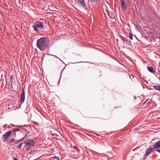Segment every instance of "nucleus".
<instances>
[{
    "mask_svg": "<svg viewBox=\"0 0 160 160\" xmlns=\"http://www.w3.org/2000/svg\"><path fill=\"white\" fill-rule=\"evenodd\" d=\"M48 39L46 38H41L38 39L37 42V46L42 51L45 50L48 44Z\"/></svg>",
    "mask_w": 160,
    "mask_h": 160,
    "instance_id": "f257e3e1",
    "label": "nucleus"
},
{
    "mask_svg": "<svg viewBox=\"0 0 160 160\" xmlns=\"http://www.w3.org/2000/svg\"><path fill=\"white\" fill-rule=\"evenodd\" d=\"M23 143L25 144V147L28 151L30 150V148L34 146L36 142L33 140L28 139L25 140Z\"/></svg>",
    "mask_w": 160,
    "mask_h": 160,
    "instance_id": "f03ea898",
    "label": "nucleus"
},
{
    "mask_svg": "<svg viewBox=\"0 0 160 160\" xmlns=\"http://www.w3.org/2000/svg\"><path fill=\"white\" fill-rule=\"evenodd\" d=\"M43 23L42 22L39 21H36L35 22L33 26V28L35 31L38 32L40 30L39 29H43Z\"/></svg>",
    "mask_w": 160,
    "mask_h": 160,
    "instance_id": "7ed1b4c3",
    "label": "nucleus"
},
{
    "mask_svg": "<svg viewBox=\"0 0 160 160\" xmlns=\"http://www.w3.org/2000/svg\"><path fill=\"white\" fill-rule=\"evenodd\" d=\"M11 135V132L10 131H9L6 132L3 135V141L4 142L8 140L9 136Z\"/></svg>",
    "mask_w": 160,
    "mask_h": 160,
    "instance_id": "20e7f679",
    "label": "nucleus"
},
{
    "mask_svg": "<svg viewBox=\"0 0 160 160\" xmlns=\"http://www.w3.org/2000/svg\"><path fill=\"white\" fill-rule=\"evenodd\" d=\"M22 90V92L21 95L20 102L21 104L20 106L21 105V104L24 102L25 98V92L23 89Z\"/></svg>",
    "mask_w": 160,
    "mask_h": 160,
    "instance_id": "39448f33",
    "label": "nucleus"
},
{
    "mask_svg": "<svg viewBox=\"0 0 160 160\" xmlns=\"http://www.w3.org/2000/svg\"><path fill=\"white\" fill-rule=\"evenodd\" d=\"M153 150V148H150L147 150V152L146 153L145 155L146 156H148L149 155L151 152H152Z\"/></svg>",
    "mask_w": 160,
    "mask_h": 160,
    "instance_id": "423d86ee",
    "label": "nucleus"
},
{
    "mask_svg": "<svg viewBox=\"0 0 160 160\" xmlns=\"http://www.w3.org/2000/svg\"><path fill=\"white\" fill-rule=\"evenodd\" d=\"M120 37L122 38L121 40H122L123 42L126 43L127 44H129L131 43V42L128 41L127 39L125 38H123L122 36H120Z\"/></svg>",
    "mask_w": 160,
    "mask_h": 160,
    "instance_id": "0eeeda50",
    "label": "nucleus"
},
{
    "mask_svg": "<svg viewBox=\"0 0 160 160\" xmlns=\"http://www.w3.org/2000/svg\"><path fill=\"white\" fill-rule=\"evenodd\" d=\"M147 68L148 70L151 72L155 74V71L154 69L152 67H151L150 66H148L147 67Z\"/></svg>",
    "mask_w": 160,
    "mask_h": 160,
    "instance_id": "6e6552de",
    "label": "nucleus"
},
{
    "mask_svg": "<svg viewBox=\"0 0 160 160\" xmlns=\"http://www.w3.org/2000/svg\"><path fill=\"white\" fill-rule=\"evenodd\" d=\"M160 148V141L156 142L154 146V149L158 148Z\"/></svg>",
    "mask_w": 160,
    "mask_h": 160,
    "instance_id": "1a4fd4ad",
    "label": "nucleus"
},
{
    "mask_svg": "<svg viewBox=\"0 0 160 160\" xmlns=\"http://www.w3.org/2000/svg\"><path fill=\"white\" fill-rule=\"evenodd\" d=\"M121 3L122 4V8L125 10L126 8V5L125 4V2L124 0H121Z\"/></svg>",
    "mask_w": 160,
    "mask_h": 160,
    "instance_id": "9d476101",
    "label": "nucleus"
},
{
    "mask_svg": "<svg viewBox=\"0 0 160 160\" xmlns=\"http://www.w3.org/2000/svg\"><path fill=\"white\" fill-rule=\"evenodd\" d=\"M78 1L81 6L85 7V4L84 0H78Z\"/></svg>",
    "mask_w": 160,
    "mask_h": 160,
    "instance_id": "9b49d317",
    "label": "nucleus"
},
{
    "mask_svg": "<svg viewBox=\"0 0 160 160\" xmlns=\"http://www.w3.org/2000/svg\"><path fill=\"white\" fill-rule=\"evenodd\" d=\"M155 89L160 91V87L158 86H155L154 87Z\"/></svg>",
    "mask_w": 160,
    "mask_h": 160,
    "instance_id": "f8f14e48",
    "label": "nucleus"
},
{
    "mask_svg": "<svg viewBox=\"0 0 160 160\" xmlns=\"http://www.w3.org/2000/svg\"><path fill=\"white\" fill-rule=\"evenodd\" d=\"M128 37L130 38L131 39H133V35L131 33H129L128 34Z\"/></svg>",
    "mask_w": 160,
    "mask_h": 160,
    "instance_id": "ddd939ff",
    "label": "nucleus"
},
{
    "mask_svg": "<svg viewBox=\"0 0 160 160\" xmlns=\"http://www.w3.org/2000/svg\"><path fill=\"white\" fill-rule=\"evenodd\" d=\"M24 143L23 142H21L18 145V147L19 148H20L22 146V145Z\"/></svg>",
    "mask_w": 160,
    "mask_h": 160,
    "instance_id": "4468645a",
    "label": "nucleus"
},
{
    "mask_svg": "<svg viewBox=\"0 0 160 160\" xmlns=\"http://www.w3.org/2000/svg\"><path fill=\"white\" fill-rule=\"evenodd\" d=\"M139 130V129L138 128H137L135 129L134 131H135V132H137Z\"/></svg>",
    "mask_w": 160,
    "mask_h": 160,
    "instance_id": "2eb2a0df",
    "label": "nucleus"
},
{
    "mask_svg": "<svg viewBox=\"0 0 160 160\" xmlns=\"http://www.w3.org/2000/svg\"><path fill=\"white\" fill-rule=\"evenodd\" d=\"M23 139V138H22L20 140H19L18 141H17V142H20L22 141V140Z\"/></svg>",
    "mask_w": 160,
    "mask_h": 160,
    "instance_id": "dca6fc26",
    "label": "nucleus"
},
{
    "mask_svg": "<svg viewBox=\"0 0 160 160\" xmlns=\"http://www.w3.org/2000/svg\"><path fill=\"white\" fill-rule=\"evenodd\" d=\"M129 77H130V78L132 79V78H134V77L133 75H132L131 76V75H129Z\"/></svg>",
    "mask_w": 160,
    "mask_h": 160,
    "instance_id": "f3484780",
    "label": "nucleus"
},
{
    "mask_svg": "<svg viewBox=\"0 0 160 160\" xmlns=\"http://www.w3.org/2000/svg\"><path fill=\"white\" fill-rule=\"evenodd\" d=\"M107 14H108V15L109 16V17H110V14H109V11H108V10H107Z\"/></svg>",
    "mask_w": 160,
    "mask_h": 160,
    "instance_id": "a211bd4d",
    "label": "nucleus"
},
{
    "mask_svg": "<svg viewBox=\"0 0 160 160\" xmlns=\"http://www.w3.org/2000/svg\"><path fill=\"white\" fill-rule=\"evenodd\" d=\"M75 150H76V148H77V149L79 151V149L76 146H75Z\"/></svg>",
    "mask_w": 160,
    "mask_h": 160,
    "instance_id": "6ab92c4d",
    "label": "nucleus"
},
{
    "mask_svg": "<svg viewBox=\"0 0 160 160\" xmlns=\"http://www.w3.org/2000/svg\"><path fill=\"white\" fill-rule=\"evenodd\" d=\"M156 151L159 152H160V149H157Z\"/></svg>",
    "mask_w": 160,
    "mask_h": 160,
    "instance_id": "aec40b11",
    "label": "nucleus"
},
{
    "mask_svg": "<svg viewBox=\"0 0 160 160\" xmlns=\"http://www.w3.org/2000/svg\"><path fill=\"white\" fill-rule=\"evenodd\" d=\"M13 160H18V159L17 158H15Z\"/></svg>",
    "mask_w": 160,
    "mask_h": 160,
    "instance_id": "412c9836",
    "label": "nucleus"
},
{
    "mask_svg": "<svg viewBox=\"0 0 160 160\" xmlns=\"http://www.w3.org/2000/svg\"><path fill=\"white\" fill-rule=\"evenodd\" d=\"M92 1V2H94L95 0H91Z\"/></svg>",
    "mask_w": 160,
    "mask_h": 160,
    "instance_id": "4be33fe9",
    "label": "nucleus"
},
{
    "mask_svg": "<svg viewBox=\"0 0 160 160\" xmlns=\"http://www.w3.org/2000/svg\"><path fill=\"white\" fill-rule=\"evenodd\" d=\"M10 78L12 79V77H10Z\"/></svg>",
    "mask_w": 160,
    "mask_h": 160,
    "instance_id": "5701e85b",
    "label": "nucleus"
},
{
    "mask_svg": "<svg viewBox=\"0 0 160 160\" xmlns=\"http://www.w3.org/2000/svg\"><path fill=\"white\" fill-rule=\"evenodd\" d=\"M108 160H109V158H108Z\"/></svg>",
    "mask_w": 160,
    "mask_h": 160,
    "instance_id": "b1692460",
    "label": "nucleus"
}]
</instances>
